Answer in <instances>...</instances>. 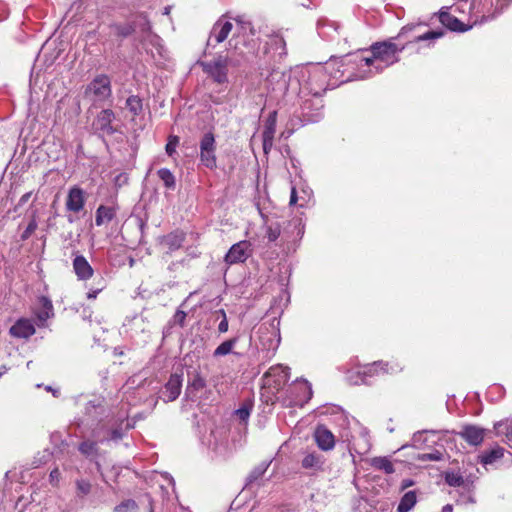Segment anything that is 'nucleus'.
Masks as SVG:
<instances>
[{
  "mask_svg": "<svg viewBox=\"0 0 512 512\" xmlns=\"http://www.w3.org/2000/svg\"><path fill=\"white\" fill-rule=\"evenodd\" d=\"M420 25L404 26L396 37L385 41L373 43L368 50L353 53L347 60L348 65L356 69L357 78H371L382 73L386 68L394 65L400 60V53L405 49V43H398L408 33L419 28Z\"/></svg>",
  "mask_w": 512,
  "mask_h": 512,
  "instance_id": "1",
  "label": "nucleus"
},
{
  "mask_svg": "<svg viewBox=\"0 0 512 512\" xmlns=\"http://www.w3.org/2000/svg\"><path fill=\"white\" fill-rule=\"evenodd\" d=\"M283 78V84L280 89L286 91L288 89L296 90L292 87L293 82L299 85V94L302 96L312 95L315 97L321 96L329 87L330 82L327 78L326 68H322L321 64H317L300 71L299 77L293 81L289 78L290 83L286 85L285 73L280 74Z\"/></svg>",
  "mask_w": 512,
  "mask_h": 512,
  "instance_id": "2",
  "label": "nucleus"
},
{
  "mask_svg": "<svg viewBox=\"0 0 512 512\" xmlns=\"http://www.w3.org/2000/svg\"><path fill=\"white\" fill-rule=\"evenodd\" d=\"M500 14V10L493 8L492 1H486L481 4H473L470 13L469 24H464L458 20L455 16L448 12L447 7H443L439 12L440 22L451 31L465 32L471 29L473 26L482 25L489 21H492Z\"/></svg>",
  "mask_w": 512,
  "mask_h": 512,
  "instance_id": "3",
  "label": "nucleus"
},
{
  "mask_svg": "<svg viewBox=\"0 0 512 512\" xmlns=\"http://www.w3.org/2000/svg\"><path fill=\"white\" fill-rule=\"evenodd\" d=\"M402 370V366L398 362L375 361L365 365L362 370L348 376L349 382L353 385L368 384L369 378L384 374H394Z\"/></svg>",
  "mask_w": 512,
  "mask_h": 512,
  "instance_id": "4",
  "label": "nucleus"
},
{
  "mask_svg": "<svg viewBox=\"0 0 512 512\" xmlns=\"http://www.w3.org/2000/svg\"><path fill=\"white\" fill-rule=\"evenodd\" d=\"M352 54H348L340 59H331L322 68L327 70V78H329V87L334 88L341 83L354 80H365V78L356 77V69H353L351 65H348V58Z\"/></svg>",
  "mask_w": 512,
  "mask_h": 512,
  "instance_id": "5",
  "label": "nucleus"
},
{
  "mask_svg": "<svg viewBox=\"0 0 512 512\" xmlns=\"http://www.w3.org/2000/svg\"><path fill=\"white\" fill-rule=\"evenodd\" d=\"M229 62L230 60L227 56L218 55L209 61H198V65L213 82L223 85L228 83Z\"/></svg>",
  "mask_w": 512,
  "mask_h": 512,
  "instance_id": "6",
  "label": "nucleus"
},
{
  "mask_svg": "<svg viewBox=\"0 0 512 512\" xmlns=\"http://www.w3.org/2000/svg\"><path fill=\"white\" fill-rule=\"evenodd\" d=\"M352 421L354 426L357 428L358 436L355 437L349 432H343L341 437L349 443V451L352 456L353 452L362 456L367 454L371 449L369 433L368 430L365 427H362L357 420L353 418Z\"/></svg>",
  "mask_w": 512,
  "mask_h": 512,
  "instance_id": "7",
  "label": "nucleus"
},
{
  "mask_svg": "<svg viewBox=\"0 0 512 512\" xmlns=\"http://www.w3.org/2000/svg\"><path fill=\"white\" fill-rule=\"evenodd\" d=\"M85 96L93 102H103L112 95L111 80L105 74L97 75L86 87Z\"/></svg>",
  "mask_w": 512,
  "mask_h": 512,
  "instance_id": "8",
  "label": "nucleus"
},
{
  "mask_svg": "<svg viewBox=\"0 0 512 512\" xmlns=\"http://www.w3.org/2000/svg\"><path fill=\"white\" fill-rule=\"evenodd\" d=\"M199 160L200 163L210 170L217 167L216 158V140L212 132H206L199 142Z\"/></svg>",
  "mask_w": 512,
  "mask_h": 512,
  "instance_id": "9",
  "label": "nucleus"
},
{
  "mask_svg": "<svg viewBox=\"0 0 512 512\" xmlns=\"http://www.w3.org/2000/svg\"><path fill=\"white\" fill-rule=\"evenodd\" d=\"M253 253L252 244L242 240L233 244L224 257L225 264L231 266L244 263Z\"/></svg>",
  "mask_w": 512,
  "mask_h": 512,
  "instance_id": "10",
  "label": "nucleus"
},
{
  "mask_svg": "<svg viewBox=\"0 0 512 512\" xmlns=\"http://www.w3.org/2000/svg\"><path fill=\"white\" fill-rule=\"evenodd\" d=\"M232 28L233 24L230 21L225 20L224 17L219 18L210 31L207 46L214 48L217 44L224 42L231 33Z\"/></svg>",
  "mask_w": 512,
  "mask_h": 512,
  "instance_id": "11",
  "label": "nucleus"
},
{
  "mask_svg": "<svg viewBox=\"0 0 512 512\" xmlns=\"http://www.w3.org/2000/svg\"><path fill=\"white\" fill-rule=\"evenodd\" d=\"M133 423L128 419V410L124 407L121 408V412L115 419V423L113 427L109 431V435L107 437H103L100 439L101 442L105 440H113L118 441L123 437L124 431H127L133 428Z\"/></svg>",
  "mask_w": 512,
  "mask_h": 512,
  "instance_id": "12",
  "label": "nucleus"
},
{
  "mask_svg": "<svg viewBox=\"0 0 512 512\" xmlns=\"http://www.w3.org/2000/svg\"><path fill=\"white\" fill-rule=\"evenodd\" d=\"M313 439L317 444V447L324 452L331 451L335 447V437L324 425H318L315 428Z\"/></svg>",
  "mask_w": 512,
  "mask_h": 512,
  "instance_id": "13",
  "label": "nucleus"
},
{
  "mask_svg": "<svg viewBox=\"0 0 512 512\" xmlns=\"http://www.w3.org/2000/svg\"><path fill=\"white\" fill-rule=\"evenodd\" d=\"M265 54H269L273 61H278L286 55V42L279 34L271 35L265 45Z\"/></svg>",
  "mask_w": 512,
  "mask_h": 512,
  "instance_id": "14",
  "label": "nucleus"
},
{
  "mask_svg": "<svg viewBox=\"0 0 512 512\" xmlns=\"http://www.w3.org/2000/svg\"><path fill=\"white\" fill-rule=\"evenodd\" d=\"M115 119V114L111 109L102 110L96 117L93 126L102 136L112 135L115 129L112 126V122Z\"/></svg>",
  "mask_w": 512,
  "mask_h": 512,
  "instance_id": "15",
  "label": "nucleus"
},
{
  "mask_svg": "<svg viewBox=\"0 0 512 512\" xmlns=\"http://www.w3.org/2000/svg\"><path fill=\"white\" fill-rule=\"evenodd\" d=\"M66 209L68 211L79 213L85 205V193L79 187H72L67 195Z\"/></svg>",
  "mask_w": 512,
  "mask_h": 512,
  "instance_id": "16",
  "label": "nucleus"
},
{
  "mask_svg": "<svg viewBox=\"0 0 512 512\" xmlns=\"http://www.w3.org/2000/svg\"><path fill=\"white\" fill-rule=\"evenodd\" d=\"M486 430L476 425H466L459 432L461 438H463L468 444L473 446L480 445L485 437Z\"/></svg>",
  "mask_w": 512,
  "mask_h": 512,
  "instance_id": "17",
  "label": "nucleus"
},
{
  "mask_svg": "<svg viewBox=\"0 0 512 512\" xmlns=\"http://www.w3.org/2000/svg\"><path fill=\"white\" fill-rule=\"evenodd\" d=\"M182 388V376L179 374H172L165 384L163 391V400L171 402L178 398Z\"/></svg>",
  "mask_w": 512,
  "mask_h": 512,
  "instance_id": "18",
  "label": "nucleus"
},
{
  "mask_svg": "<svg viewBox=\"0 0 512 512\" xmlns=\"http://www.w3.org/2000/svg\"><path fill=\"white\" fill-rule=\"evenodd\" d=\"M35 333V327L31 320L21 318L10 328V334L15 338L27 339Z\"/></svg>",
  "mask_w": 512,
  "mask_h": 512,
  "instance_id": "19",
  "label": "nucleus"
},
{
  "mask_svg": "<svg viewBox=\"0 0 512 512\" xmlns=\"http://www.w3.org/2000/svg\"><path fill=\"white\" fill-rule=\"evenodd\" d=\"M73 270L79 280H88L93 276L94 270L83 255H75Z\"/></svg>",
  "mask_w": 512,
  "mask_h": 512,
  "instance_id": "20",
  "label": "nucleus"
},
{
  "mask_svg": "<svg viewBox=\"0 0 512 512\" xmlns=\"http://www.w3.org/2000/svg\"><path fill=\"white\" fill-rule=\"evenodd\" d=\"M185 240V234L182 231H173L160 238V245L171 253L178 250Z\"/></svg>",
  "mask_w": 512,
  "mask_h": 512,
  "instance_id": "21",
  "label": "nucleus"
},
{
  "mask_svg": "<svg viewBox=\"0 0 512 512\" xmlns=\"http://www.w3.org/2000/svg\"><path fill=\"white\" fill-rule=\"evenodd\" d=\"M290 377V369L288 367L278 365L271 367L266 373L265 378L267 379V383L270 385V379H274V384L276 387H280L284 385Z\"/></svg>",
  "mask_w": 512,
  "mask_h": 512,
  "instance_id": "22",
  "label": "nucleus"
},
{
  "mask_svg": "<svg viewBox=\"0 0 512 512\" xmlns=\"http://www.w3.org/2000/svg\"><path fill=\"white\" fill-rule=\"evenodd\" d=\"M324 464V456L316 452L307 453L301 461L302 468L312 470L314 472L322 471L324 469Z\"/></svg>",
  "mask_w": 512,
  "mask_h": 512,
  "instance_id": "23",
  "label": "nucleus"
},
{
  "mask_svg": "<svg viewBox=\"0 0 512 512\" xmlns=\"http://www.w3.org/2000/svg\"><path fill=\"white\" fill-rule=\"evenodd\" d=\"M294 389L299 390L300 395L291 401L293 405L304 406L312 397V387L307 380L297 381Z\"/></svg>",
  "mask_w": 512,
  "mask_h": 512,
  "instance_id": "24",
  "label": "nucleus"
},
{
  "mask_svg": "<svg viewBox=\"0 0 512 512\" xmlns=\"http://www.w3.org/2000/svg\"><path fill=\"white\" fill-rule=\"evenodd\" d=\"M505 449L501 446H495L490 450L484 451L479 455L480 463L483 466L493 465L504 456Z\"/></svg>",
  "mask_w": 512,
  "mask_h": 512,
  "instance_id": "25",
  "label": "nucleus"
},
{
  "mask_svg": "<svg viewBox=\"0 0 512 512\" xmlns=\"http://www.w3.org/2000/svg\"><path fill=\"white\" fill-rule=\"evenodd\" d=\"M206 386L205 379L201 376L199 372H195L193 378L188 381L186 387V395L190 399H194L197 396V393L204 389Z\"/></svg>",
  "mask_w": 512,
  "mask_h": 512,
  "instance_id": "26",
  "label": "nucleus"
},
{
  "mask_svg": "<svg viewBox=\"0 0 512 512\" xmlns=\"http://www.w3.org/2000/svg\"><path fill=\"white\" fill-rule=\"evenodd\" d=\"M116 216V210L114 207L100 205L96 210L95 224L101 226L104 223H108Z\"/></svg>",
  "mask_w": 512,
  "mask_h": 512,
  "instance_id": "27",
  "label": "nucleus"
},
{
  "mask_svg": "<svg viewBox=\"0 0 512 512\" xmlns=\"http://www.w3.org/2000/svg\"><path fill=\"white\" fill-rule=\"evenodd\" d=\"M40 309L36 312V317L39 322L43 325L50 317L53 316V305L51 301L46 297L40 298Z\"/></svg>",
  "mask_w": 512,
  "mask_h": 512,
  "instance_id": "28",
  "label": "nucleus"
},
{
  "mask_svg": "<svg viewBox=\"0 0 512 512\" xmlns=\"http://www.w3.org/2000/svg\"><path fill=\"white\" fill-rule=\"evenodd\" d=\"M496 435H505L506 442L512 446V419L502 420L494 424Z\"/></svg>",
  "mask_w": 512,
  "mask_h": 512,
  "instance_id": "29",
  "label": "nucleus"
},
{
  "mask_svg": "<svg viewBox=\"0 0 512 512\" xmlns=\"http://www.w3.org/2000/svg\"><path fill=\"white\" fill-rule=\"evenodd\" d=\"M339 25L335 22H330L327 19H321L318 21L317 29L318 33L321 37L327 39H333L334 36L330 33L329 29L332 30L333 33H337Z\"/></svg>",
  "mask_w": 512,
  "mask_h": 512,
  "instance_id": "30",
  "label": "nucleus"
},
{
  "mask_svg": "<svg viewBox=\"0 0 512 512\" xmlns=\"http://www.w3.org/2000/svg\"><path fill=\"white\" fill-rule=\"evenodd\" d=\"M234 21L236 22L238 26V35L237 37H240V35H245L249 33L250 35L254 36L256 34L255 28L252 25V22L245 16V15H238L234 18Z\"/></svg>",
  "mask_w": 512,
  "mask_h": 512,
  "instance_id": "31",
  "label": "nucleus"
},
{
  "mask_svg": "<svg viewBox=\"0 0 512 512\" xmlns=\"http://www.w3.org/2000/svg\"><path fill=\"white\" fill-rule=\"evenodd\" d=\"M370 465L377 470L384 471L386 474L395 472L393 463L388 457H374L370 460Z\"/></svg>",
  "mask_w": 512,
  "mask_h": 512,
  "instance_id": "32",
  "label": "nucleus"
},
{
  "mask_svg": "<svg viewBox=\"0 0 512 512\" xmlns=\"http://www.w3.org/2000/svg\"><path fill=\"white\" fill-rule=\"evenodd\" d=\"M417 502V497H416V493L414 491H408L406 492L398 506H397V512H409L416 504Z\"/></svg>",
  "mask_w": 512,
  "mask_h": 512,
  "instance_id": "33",
  "label": "nucleus"
},
{
  "mask_svg": "<svg viewBox=\"0 0 512 512\" xmlns=\"http://www.w3.org/2000/svg\"><path fill=\"white\" fill-rule=\"evenodd\" d=\"M237 343V338H232L222 342L213 352L214 357H222L232 352Z\"/></svg>",
  "mask_w": 512,
  "mask_h": 512,
  "instance_id": "34",
  "label": "nucleus"
},
{
  "mask_svg": "<svg viewBox=\"0 0 512 512\" xmlns=\"http://www.w3.org/2000/svg\"><path fill=\"white\" fill-rule=\"evenodd\" d=\"M276 131V112H273L267 118L264 130L262 132V138H270L274 139V134Z\"/></svg>",
  "mask_w": 512,
  "mask_h": 512,
  "instance_id": "35",
  "label": "nucleus"
},
{
  "mask_svg": "<svg viewBox=\"0 0 512 512\" xmlns=\"http://www.w3.org/2000/svg\"><path fill=\"white\" fill-rule=\"evenodd\" d=\"M159 178L163 181L164 186L173 190L175 188V177L167 168H161L157 172Z\"/></svg>",
  "mask_w": 512,
  "mask_h": 512,
  "instance_id": "36",
  "label": "nucleus"
},
{
  "mask_svg": "<svg viewBox=\"0 0 512 512\" xmlns=\"http://www.w3.org/2000/svg\"><path fill=\"white\" fill-rule=\"evenodd\" d=\"M126 107L134 116H138L142 112V100L138 96L132 95L127 98Z\"/></svg>",
  "mask_w": 512,
  "mask_h": 512,
  "instance_id": "37",
  "label": "nucleus"
},
{
  "mask_svg": "<svg viewBox=\"0 0 512 512\" xmlns=\"http://www.w3.org/2000/svg\"><path fill=\"white\" fill-rule=\"evenodd\" d=\"M270 465V462L264 461L260 463L258 466H256L251 473L249 474L247 480L248 483H253L254 481H257L260 479L264 473L267 471L268 467Z\"/></svg>",
  "mask_w": 512,
  "mask_h": 512,
  "instance_id": "38",
  "label": "nucleus"
},
{
  "mask_svg": "<svg viewBox=\"0 0 512 512\" xmlns=\"http://www.w3.org/2000/svg\"><path fill=\"white\" fill-rule=\"evenodd\" d=\"M281 235V225L278 222L267 223L266 237L270 242L276 241Z\"/></svg>",
  "mask_w": 512,
  "mask_h": 512,
  "instance_id": "39",
  "label": "nucleus"
},
{
  "mask_svg": "<svg viewBox=\"0 0 512 512\" xmlns=\"http://www.w3.org/2000/svg\"><path fill=\"white\" fill-rule=\"evenodd\" d=\"M442 35H443L442 31H427L422 34L414 35L412 40H409V42H412V41L421 42V41L436 40V39L440 38Z\"/></svg>",
  "mask_w": 512,
  "mask_h": 512,
  "instance_id": "40",
  "label": "nucleus"
},
{
  "mask_svg": "<svg viewBox=\"0 0 512 512\" xmlns=\"http://www.w3.org/2000/svg\"><path fill=\"white\" fill-rule=\"evenodd\" d=\"M79 450L87 457H93L97 453V443L94 441H84L79 445Z\"/></svg>",
  "mask_w": 512,
  "mask_h": 512,
  "instance_id": "41",
  "label": "nucleus"
},
{
  "mask_svg": "<svg viewBox=\"0 0 512 512\" xmlns=\"http://www.w3.org/2000/svg\"><path fill=\"white\" fill-rule=\"evenodd\" d=\"M445 481L449 486L459 487L464 484L463 477L455 472H447L445 475Z\"/></svg>",
  "mask_w": 512,
  "mask_h": 512,
  "instance_id": "42",
  "label": "nucleus"
},
{
  "mask_svg": "<svg viewBox=\"0 0 512 512\" xmlns=\"http://www.w3.org/2000/svg\"><path fill=\"white\" fill-rule=\"evenodd\" d=\"M137 504L134 500H125L114 508V512H135Z\"/></svg>",
  "mask_w": 512,
  "mask_h": 512,
  "instance_id": "43",
  "label": "nucleus"
},
{
  "mask_svg": "<svg viewBox=\"0 0 512 512\" xmlns=\"http://www.w3.org/2000/svg\"><path fill=\"white\" fill-rule=\"evenodd\" d=\"M251 405L244 404L235 411L236 416L243 422H246L250 416Z\"/></svg>",
  "mask_w": 512,
  "mask_h": 512,
  "instance_id": "44",
  "label": "nucleus"
},
{
  "mask_svg": "<svg viewBox=\"0 0 512 512\" xmlns=\"http://www.w3.org/2000/svg\"><path fill=\"white\" fill-rule=\"evenodd\" d=\"M37 226H38V224H37L35 215H33L31 221L29 222L26 229L22 233L21 239L22 240L28 239L35 232V230L37 229Z\"/></svg>",
  "mask_w": 512,
  "mask_h": 512,
  "instance_id": "45",
  "label": "nucleus"
},
{
  "mask_svg": "<svg viewBox=\"0 0 512 512\" xmlns=\"http://www.w3.org/2000/svg\"><path fill=\"white\" fill-rule=\"evenodd\" d=\"M77 490L81 495H87L91 491V484L89 481L81 479L76 482Z\"/></svg>",
  "mask_w": 512,
  "mask_h": 512,
  "instance_id": "46",
  "label": "nucleus"
},
{
  "mask_svg": "<svg viewBox=\"0 0 512 512\" xmlns=\"http://www.w3.org/2000/svg\"><path fill=\"white\" fill-rule=\"evenodd\" d=\"M178 142H179V138L177 136L169 137L168 143L166 144V147H165L166 153L169 156H172L173 153H175L176 146L178 145Z\"/></svg>",
  "mask_w": 512,
  "mask_h": 512,
  "instance_id": "47",
  "label": "nucleus"
},
{
  "mask_svg": "<svg viewBox=\"0 0 512 512\" xmlns=\"http://www.w3.org/2000/svg\"><path fill=\"white\" fill-rule=\"evenodd\" d=\"M289 226H293V228L296 230V236L297 238H301L304 234V225L302 224V221L300 219H293L289 222Z\"/></svg>",
  "mask_w": 512,
  "mask_h": 512,
  "instance_id": "48",
  "label": "nucleus"
},
{
  "mask_svg": "<svg viewBox=\"0 0 512 512\" xmlns=\"http://www.w3.org/2000/svg\"><path fill=\"white\" fill-rule=\"evenodd\" d=\"M219 313L222 315V320L220 321L219 325H218V331L220 333H225L228 331V320H227V317H226V313L223 309H221L219 311Z\"/></svg>",
  "mask_w": 512,
  "mask_h": 512,
  "instance_id": "49",
  "label": "nucleus"
},
{
  "mask_svg": "<svg viewBox=\"0 0 512 512\" xmlns=\"http://www.w3.org/2000/svg\"><path fill=\"white\" fill-rule=\"evenodd\" d=\"M116 29H117V33L123 37H127L129 35L132 34V32L134 31V28L131 26V25H119V26H116Z\"/></svg>",
  "mask_w": 512,
  "mask_h": 512,
  "instance_id": "50",
  "label": "nucleus"
},
{
  "mask_svg": "<svg viewBox=\"0 0 512 512\" xmlns=\"http://www.w3.org/2000/svg\"><path fill=\"white\" fill-rule=\"evenodd\" d=\"M185 319H186V313L182 310H177L174 315V322L178 323L181 327H183L184 323H185Z\"/></svg>",
  "mask_w": 512,
  "mask_h": 512,
  "instance_id": "51",
  "label": "nucleus"
},
{
  "mask_svg": "<svg viewBox=\"0 0 512 512\" xmlns=\"http://www.w3.org/2000/svg\"><path fill=\"white\" fill-rule=\"evenodd\" d=\"M442 458H443V454L439 451L427 453L423 456V459L430 460V461H439V460H442Z\"/></svg>",
  "mask_w": 512,
  "mask_h": 512,
  "instance_id": "52",
  "label": "nucleus"
},
{
  "mask_svg": "<svg viewBox=\"0 0 512 512\" xmlns=\"http://www.w3.org/2000/svg\"><path fill=\"white\" fill-rule=\"evenodd\" d=\"M49 478H50V482L53 485H57L58 482H59V478H60V471H59V469L58 468L53 469L50 472Z\"/></svg>",
  "mask_w": 512,
  "mask_h": 512,
  "instance_id": "53",
  "label": "nucleus"
},
{
  "mask_svg": "<svg viewBox=\"0 0 512 512\" xmlns=\"http://www.w3.org/2000/svg\"><path fill=\"white\" fill-rule=\"evenodd\" d=\"M273 140L274 139H270V138H262V141H263V151L265 154H268L269 151L271 150L272 146H273Z\"/></svg>",
  "mask_w": 512,
  "mask_h": 512,
  "instance_id": "54",
  "label": "nucleus"
},
{
  "mask_svg": "<svg viewBox=\"0 0 512 512\" xmlns=\"http://www.w3.org/2000/svg\"><path fill=\"white\" fill-rule=\"evenodd\" d=\"M32 193L31 192H27L25 194H23L21 196V198L19 199V202H18V206H22L24 205L26 202L29 201L30 197H31Z\"/></svg>",
  "mask_w": 512,
  "mask_h": 512,
  "instance_id": "55",
  "label": "nucleus"
},
{
  "mask_svg": "<svg viewBox=\"0 0 512 512\" xmlns=\"http://www.w3.org/2000/svg\"><path fill=\"white\" fill-rule=\"evenodd\" d=\"M297 200H298V198H297L296 188L292 187L289 204L295 205L297 203Z\"/></svg>",
  "mask_w": 512,
  "mask_h": 512,
  "instance_id": "56",
  "label": "nucleus"
},
{
  "mask_svg": "<svg viewBox=\"0 0 512 512\" xmlns=\"http://www.w3.org/2000/svg\"><path fill=\"white\" fill-rule=\"evenodd\" d=\"M98 406H100V402H99V401H98L97 403H96V401H90V402L87 404V406H86V411H87V413H90L92 408H93V409H95V408H97Z\"/></svg>",
  "mask_w": 512,
  "mask_h": 512,
  "instance_id": "57",
  "label": "nucleus"
},
{
  "mask_svg": "<svg viewBox=\"0 0 512 512\" xmlns=\"http://www.w3.org/2000/svg\"><path fill=\"white\" fill-rule=\"evenodd\" d=\"M101 291V289L91 290L87 293L88 299H95L98 295V293Z\"/></svg>",
  "mask_w": 512,
  "mask_h": 512,
  "instance_id": "58",
  "label": "nucleus"
},
{
  "mask_svg": "<svg viewBox=\"0 0 512 512\" xmlns=\"http://www.w3.org/2000/svg\"><path fill=\"white\" fill-rule=\"evenodd\" d=\"M411 485H413V482L411 480L406 479V480H403V482H402V488L403 489H405V488H407V487H409Z\"/></svg>",
  "mask_w": 512,
  "mask_h": 512,
  "instance_id": "59",
  "label": "nucleus"
},
{
  "mask_svg": "<svg viewBox=\"0 0 512 512\" xmlns=\"http://www.w3.org/2000/svg\"><path fill=\"white\" fill-rule=\"evenodd\" d=\"M441 512H453V507L450 504L445 505Z\"/></svg>",
  "mask_w": 512,
  "mask_h": 512,
  "instance_id": "60",
  "label": "nucleus"
},
{
  "mask_svg": "<svg viewBox=\"0 0 512 512\" xmlns=\"http://www.w3.org/2000/svg\"><path fill=\"white\" fill-rule=\"evenodd\" d=\"M46 390H47V391L52 392V393H53V395H54L55 397H57V396H58V394H59V391H58V390L53 389L51 386H47V387H46Z\"/></svg>",
  "mask_w": 512,
  "mask_h": 512,
  "instance_id": "61",
  "label": "nucleus"
},
{
  "mask_svg": "<svg viewBox=\"0 0 512 512\" xmlns=\"http://www.w3.org/2000/svg\"><path fill=\"white\" fill-rule=\"evenodd\" d=\"M151 29V26H150V23L148 21L145 20V23L143 25V28L142 30L143 31H149Z\"/></svg>",
  "mask_w": 512,
  "mask_h": 512,
  "instance_id": "62",
  "label": "nucleus"
},
{
  "mask_svg": "<svg viewBox=\"0 0 512 512\" xmlns=\"http://www.w3.org/2000/svg\"><path fill=\"white\" fill-rule=\"evenodd\" d=\"M286 233V231H283V239L288 241L290 239V236H287Z\"/></svg>",
  "mask_w": 512,
  "mask_h": 512,
  "instance_id": "63",
  "label": "nucleus"
},
{
  "mask_svg": "<svg viewBox=\"0 0 512 512\" xmlns=\"http://www.w3.org/2000/svg\"><path fill=\"white\" fill-rule=\"evenodd\" d=\"M420 436H421V433H420V432H418V433L414 434V439L416 440V438H417V437H420Z\"/></svg>",
  "mask_w": 512,
  "mask_h": 512,
  "instance_id": "64",
  "label": "nucleus"
}]
</instances>
